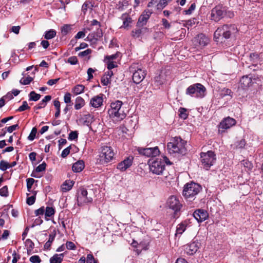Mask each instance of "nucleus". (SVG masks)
<instances>
[{"label":"nucleus","mask_w":263,"mask_h":263,"mask_svg":"<svg viewBox=\"0 0 263 263\" xmlns=\"http://www.w3.org/2000/svg\"><path fill=\"white\" fill-rule=\"evenodd\" d=\"M123 104V102L120 100H116L110 103V108L108 110V114L114 121H120L126 117V114Z\"/></svg>","instance_id":"obj_1"},{"label":"nucleus","mask_w":263,"mask_h":263,"mask_svg":"<svg viewBox=\"0 0 263 263\" xmlns=\"http://www.w3.org/2000/svg\"><path fill=\"white\" fill-rule=\"evenodd\" d=\"M186 142L180 137H175L171 139L167 143V149L170 154H184L186 152Z\"/></svg>","instance_id":"obj_2"},{"label":"nucleus","mask_w":263,"mask_h":263,"mask_svg":"<svg viewBox=\"0 0 263 263\" xmlns=\"http://www.w3.org/2000/svg\"><path fill=\"white\" fill-rule=\"evenodd\" d=\"M237 31V29L234 25H224L218 27L215 31L214 37L216 41L222 36L225 39H229L232 34H234Z\"/></svg>","instance_id":"obj_3"},{"label":"nucleus","mask_w":263,"mask_h":263,"mask_svg":"<svg viewBox=\"0 0 263 263\" xmlns=\"http://www.w3.org/2000/svg\"><path fill=\"white\" fill-rule=\"evenodd\" d=\"M115 153L111 146H103L99 152L98 160L102 164L108 163L114 158Z\"/></svg>","instance_id":"obj_4"},{"label":"nucleus","mask_w":263,"mask_h":263,"mask_svg":"<svg viewBox=\"0 0 263 263\" xmlns=\"http://www.w3.org/2000/svg\"><path fill=\"white\" fill-rule=\"evenodd\" d=\"M206 88L200 83L190 86L186 90V93L192 97L202 98L205 95Z\"/></svg>","instance_id":"obj_5"},{"label":"nucleus","mask_w":263,"mask_h":263,"mask_svg":"<svg viewBox=\"0 0 263 263\" xmlns=\"http://www.w3.org/2000/svg\"><path fill=\"white\" fill-rule=\"evenodd\" d=\"M201 189V186L195 182L186 184L183 191V195L186 199H191L197 195Z\"/></svg>","instance_id":"obj_6"},{"label":"nucleus","mask_w":263,"mask_h":263,"mask_svg":"<svg viewBox=\"0 0 263 263\" xmlns=\"http://www.w3.org/2000/svg\"><path fill=\"white\" fill-rule=\"evenodd\" d=\"M200 158L202 165L206 170H208L214 164L216 161L215 155L211 151L206 153H201L200 154Z\"/></svg>","instance_id":"obj_7"},{"label":"nucleus","mask_w":263,"mask_h":263,"mask_svg":"<svg viewBox=\"0 0 263 263\" xmlns=\"http://www.w3.org/2000/svg\"><path fill=\"white\" fill-rule=\"evenodd\" d=\"M150 171L156 175L162 174L165 168V164L162 159H151L148 161Z\"/></svg>","instance_id":"obj_8"},{"label":"nucleus","mask_w":263,"mask_h":263,"mask_svg":"<svg viewBox=\"0 0 263 263\" xmlns=\"http://www.w3.org/2000/svg\"><path fill=\"white\" fill-rule=\"evenodd\" d=\"M167 206L174 211V217L177 218L179 217V212L182 204L180 203L178 199L174 196H172L168 198L166 202Z\"/></svg>","instance_id":"obj_9"},{"label":"nucleus","mask_w":263,"mask_h":263,"mask_svg":"<svg viewBox=\"0 0 263 263\" xmlns=\"http://www.w3.org/2000/svg\"><path fill=\"white\" fill-rule=\"evenodd\" d=\"M92 201V198L88 196V192L84 188H80L78 191L77 202L79 206H82Z\"/></svg>","instance_id":"obj_10"},{"label":"nucleus","mask_w":263,"mask_h":263,"mask_svg":"<svg viewBox=\"0 0 263 263\" xmlns=\"http://www.w3.org/2000/svg\"><path fill=\"white\" fill-rule=\"evenodd\" d=\"M146 75V71L144 69L138 68L133 74V80L136 84L140 83L145 78Z\"/></svg>","instance_id":"obj_11"},{"label":"nucleus","mask_w":263,"mask_h":263,"mask_svg":"<svg viewBox=\"0 0 263 263\" xmlns=\"http://www.w3.org/2000/svg\"><path fill=\"white\" fill-rule=\"evenodd\" d=\"M104 98V95L102 93L93 96L90 99V106L95 108L101 107L103 104Z\"/></svg>","instance_id":"obj_12"},{"label":"nucleus","mask_w":263,"mask_h":263,"mask_svg":"<svg viewBox=\"0 0 263 263\" xmlns=\"http://www.w3.org/2000/svg\"><path fill=\"white\" fill-rule=\"evenodd\" d=\"M138 151L140 154L146 157H154L159 155L160 151L157 146L152 148H139Z\"/></svg>","instance_id":"obj_13"},{"label":"nucleus","mask_w":263,"mask_h":263,"mask_svg":"<svg viewBox=\"0 0 263 263\" xmlns=\"http://www.w3.org/2000/svg\"><path fill=\"white\" fill-rule=\"evenodd\" d=\"M102 35L103 33L101 29L97 28L96 32L89 33L85 40L89 42L91 45H95Z\"/></svg>","instance_id":"obj_14"},{"label":"nucleus","mask_w":263,"mask_h":263,"mask_svg":"<svg viewBox=\"0 0 263 263\" xmlns=\"http://www.w3.org/2000/svg\"><path fill=\"white\" fill-rule=\"evenodd\" d=\"M224 9L221 6H217L214 8L211 11L212 20L217 22L223 17Z\"/></svg>","instance_id":"obj_15"},{"label":"nucleus","mask_w":263,"mask_h":263,"mask_svg":"<svg viewBox=\"0 0 263 263\" xmlns=\"http://www.w3.org/2000/svg\"><path fill=\"white\" fill-rule=\"evenodd\" d=\"M133 161V157H126L124 160L118 163L117 168L120 171H125L127 168L132 166Z\"/></svg>","instance_id":"obj_16"},{"label":"nucleus","mask_w":263,"mask_h":263,"mask_svg":"<svg viewBox=\"0 0 263 263\" xmlns=\"http://www.w3.org/2000/svg\"><path fill=\"white\" fill-rule=\"evenodd\" d=\"M193 41L195 46L204 47L209 43V40L203 34H200L195 37Z\"/></svg>","instance_id":"obj_17"},{"label":"nucleus","mask_w":263,"mask_h":263,"mask_svg":"<svg viewBox=\"0 0 263 263\" xmlns=\"http://www.w3.org/2000/svg\"><path fill=\"white\" fill-rule=\"evenodd\" d=\"M193 216L198 222H201L208 218L209 214L206 211L203 209H198L194 212Z\"/></svg>","instance_id":"obj_18"},{"label":"nucleus","mask_w":263,"mask_h":263,"mask_svg":"<svg viewBox=\"0 0 263 263\" xmlns=\"http://www.w3.org/2000/svg\"><path fill=\"white\" fill-rule=\"evenodd\" d=\"M236 120L231 117L223 119L220 123L219 129H227L236 124Z\"/></svg>","instance_id":"obj_19"},{"label":"nucleus","mask_w":263,"mask_h":263,"mask_svg":"<svg viewBox=\"0 0 263 263\" xmlns=\"http://www.w3.org/2000/svg\"><path fill=\"white\" fill-rule=\"evenodd\" d=\"M121 20L123 21V25L120 28L128 29L131 27L133 20L130 16L128 13H124L120 17Z\"/></svg>","instance_id":"obj_20"},{"label":"nucleus","mask_w":263,"mask_h":263,"mask_svg":"<svg viewBox=\"0 0 263 263\" xmlns=\"http://www.w3.org/2000/svg\"><path fill=\"white\" fill-rule=\"evenodd\" d=\"M252 78L248 76H243L240 80L239 87L242 89H246L252 85Z\"/></svg>","instance_id":"obj_21"},{"label":"nucleus","mask_w":263,"mask_h":263,"mask_svg":"<svg viewBox=\"0 0 263 263\" xmlns=\"http://www.w3.org/2000/svg\"><path fill=\"white\" fill-rule=\"evenodd\" d=\"M92 116L90 114H87L81 117L77 122L79 124L89 126L92 122Z\"/></svg>","instance_id":"obj_22"},{"label":"nucleus","mask_w":263,"mask_h":263,"mask_svg":"<svg viewBox=\"0 0 263 263\" xmlns=\"http://www.w3.org/2000/svg\"><path fill=\"white\" fill-rule=\"evenodd\" d=\"M151 14V12L149 11H145L139 17L138 24L142 26L145 24Z\"/></svg>","instance_id":"obj_23"},{"label":"nucleus","mask_w":263,"mask_h":263,"mask_svg":"<svg viewBox=\"0 0 263 263\" xmlns=\"http://www.w3.org/2000/svg\"><path fill=\"white\" fill-rule=\"evenodd\" d=\"M74 182L72 180H67L61 185V190L63 192L70 191L73 186Z\"/></svg>","instance_id":"obj_24"},{"label":"nucleus","mask_w":263,"mask_h":263,"mask_svg":"<svg viewBox=\"0 0 263 263\" xmlns=\"http://www.w3.org/2000/svg\"><path fill=\"white\" fill-rule=\"evenodd\" d=\"M156 4L157 9H162L167 5V0H151V1L148 3V6L150 7L151 6Z\"/></svg>","instance_id":"obj_25"},{"label":"nucleus","mask_w":263,"mask_h":263,"mask_svg":"<svg viewBox=\"0 0 263 263\" xmlns=\"http://www.w3.org/2000/svg\"><path fill=\"white\" fill-rule=\"evenodd\" d=\"M85 101L81 97H77L74 101V109L80 110L85 105Z\"/></svg>","instance_id":"obj_26"},{"label":"nucleus","mask_w":263,"mask_h":263,"mask_svg":"<svg viewBox=\"0 0 263 263\" xmlns=\"http://www.w3.org/2000/svg\"><path fill=\"white\" fill-rule=\"evenodd\" d=\"M55 209L53 207L47 206L45 209V219L48 221L55 214Z\"/></svg>","instance_id":"obj_27"},{"label":"nucleus","mask_w":263,"mask_h":263,"mask_svg":"<svg viewBox=\"0 0 263 263\" xmlns=\"http://www.w3.org/2000/svg\"><path fill=\"white\" fill-rule=\"evenodd\" d=\"M187 223L185 221L178 224L176 227L175 236H180L186 230Z\"/></svg>","instance_id":"obj_28"},{"label":"nucleus","mask_w":263,"mask_h":263,"mask_svg":"<svg viewBox=\"0 0 263 263\" xmlns=\"http://www.w3.org/2000/svg\"><path fill=\"white\" fill-rule=\"evenodd\" d=\"M154 81L156 85L159 86L163 84L166 81V77L164 73L161 72L158 76L155 77Z\"/></svg>","instance_id":"obj_29"},{"label":"nucleus","mask_w":263,"mask_h":263,"mask_svg":"<svg viewBox=\"0 0 263 263\" xmlns=\"http://www.w3.org/2000/svg\"><path fill=\"white\" fill-rule=\"evenodd\" d=\"M64 256V253L54 254L49 260L50 263H61Z\"/></svg>","instance_id":"obj_30"},{"label":"nucleus","mask_w":263,"mask_h":263,"mask_svg":"<svg viewBox=\"0 0 263 263\" xmlns=\"http://www.w3.org/2000/svg\"><path fill=\"white\" fill-rule=\"evenodd\" d=\"M84 168V163L83 161H78L74 163L72 167V171L74 172H80Z\"/></svg>","instance_id":"obj_31"},{"label":"nucleus","mask_w":263,"mask_h":263,"mask_svg":"<svg viewBox=\"0 0 263 263\" xmlns=\"http://www.w3.org/2000/svg\"><path fill=\"white\" fill-rule=\"evenodd\" d=\"M85 86L82 84L74 86L71 89V92L76 96L80 95L84 91Z\"/></svg>","instance_id":"obj_32"},{"label":"nucleus","mask_w":263,"mask_h":263,"mask_svg":"<svg viewBox=\"0 0 263 263\" xmlns=\"http://www.w3.org/2000/svg\"><path fill=\"white\" fill-rule=\"evenodd\" d=\"M198 247L195 242H193L188 245L186 248V253L190 255L193 254L198 250Z\"/></svg>","instance_id":"obj_33"},{"label":"nucleus","mask_w":263,"mask_h":263,"mask_svg":"<svg viewBox=\"0 0 263 263\" xmlns=\"http://www.w3.org/2000/svg\"><path fill=\"white\" fill-rule=\"evenodd\" d=\"M46 165L45 162H43L42 164H40L36 167L34 172L32 173L31 176L33 177L37 178L39 176L35 174L36 173H39L45 171L46 169Z\"/></svg>","instance_id":"obj_34"},{"label":"nucleus","mask_w":263,"mask_h":263,"mask_svg":"<svg viewBox=\"0 0 263 263\" xmlns=\"http://www.w3.org/2000/svg\"><path fill=\"white\" fill-rule=\"evenodd\" d=\"M57 32L54 29H50L49 30L45 31L44 33V37L46 40L52 39L55 36Z\"/></svg>","instance_id":"obj_35"},{"label":"nucleus","mask_w":263,"mask_h":263,"mask_svg":"<svg viewBox=\"0 0 263 263\" xmlns=\"http://www.w3.org/2000/svg\"><path fill=\"white\" fill-rule=\"evenodd\" d=\"M25 244L27 248L28 253H30L34 247L33 242L30 239H27L25 241Z\"/></svg>","instance_id":"obj_36"},{"label":"nucleus","mask_w":263,"mask_h":263,"mask_svg":"<svg viewBox=\"0 0 263 263\" xmlns=\"http://www.w3.org/2000/svg\"><path fill=\"white\" fill-rule=\"evenodd\" d=\"M41 98V95L40 94L36 93L35 91H32L29 93V100L36 101L39 100Z\"/></svg>","instance_id":"obj_37"},{"label":"nucleus","mask_w":263,"mask_h":263,"mask_svg":"<svg viewBox=\"0 0 263 263\" xmlns=\"http://www.w3.org/2000/svg\"><path fill=\"white\" fill-rule=\"evenodd\" d=\"M179 116L180 118L183 119H186L187 117V114L186 113V109L182 107H180L179 109Z\"/></svg>","instance_id":"obj_38"},{"label":"nucleus","mask_w":263,"mask_h":263,"mask_svg":"<svg viewBox=\"0 0 263 263\" xmlns=\"http://www.w3.org/2000/svg\"><path fill=\"white\" fill-rule=\"evenodd\" d=\"M55 236L52 234H50L49 236L48 240L45 243L44 248L46 249H49L51 246L52 242L54 239Z\"/></svg>","instance_id":"obj_39"},{"label":"nucleus","mask_w":263,"mask_h":263,"mask_svg":"<svg viewBox=\"0 0 263 263\" xmlns=\"http://www.w3.org/2000/svg\"><path fill=\"white\" fill-rule=\"evenodd\" d=\"M13 98V97L12 93H8L5 96L1 98L0 99V108L4 106L5 104V99H4L5 98V99L8 98L9 99H11Z\"/></svg>","instance_id":"obj_40"},{"label":"nucleus","mask_w":263,"mask_h":263,"mask_svg":"<svg viewBox=\"0 0 263 263\" xmlns=\"http://www.w3.org/2000/svg\"><path fill=\"white\" fill-rule=\"evenodd\" d=\"M91 28H86L84 29V31H79L77 33L76 35L75 36V38L76 39H79L81 38H83L85 36V31H90Z\"/></svg>","instance_id":"obj_41"},{"label":"nucleus","mask_w":263,"mask_h":263,"mask_svg":"<svg viewBox=\"0 0 263 263\" xmlns=\"http://www.w3.org/2000/svg\"><path fill=\"white\" fill-rule=\"evenodd\" d=\"M110 79H111V78H108V77H107L106 75H105L104 74L101 78V81L102 84L103 86H107L110 83V82H111Z\"/></svg>","instance_id":"obj_42"},{"label":"nucleus","mask_w":263,"mask_h":263,"mask_svg":"<svg viewBox=\"0 0 263 263\" xmlns=\"http://www.w3.org/2000/svg\"><path fill=\"white\" fill-rule=\"evenodd\" d=\"M107 64V67L108 70H111L112 69L117 66V63L116 61H104Z\"/></svg>","instance_id":"obj_43"},{"label":"nucleus","mask_w":263,"mask_h":263,"mask_svg":"<svg viewBox=\"0 0 263 263\" xmlns=\"http://www.w3.org/2000/svg\"><path fill=\"white\" fill-rule=\"evenodd\" d=\"M232 93V92L231 89L229 88H224L221 89L220 92V95L222 97H224L226 96H231V94Z\"/></svg>","instance_id":"obj_44"},{"label":"nucleus","mask_w":263,"mask_h":263,"mask_svg":"<svg viewBox=\"0 0 263 263\" xmlns=\"http://www.w3.org/2000/svg\"><path fill=\"white\" fill-rule=\"evenodd\" d=\"M92 50L90 49H87L85 51L80 52L79 53V56L82 58L88 56V59H89L90 56L89 54L91 53Z\"/></svg>","instance_id":"obj_45"},{"label":"nucleus","mask_w":263,"mask_h":263,"mask_svg":"<svg viewBox=\"0 0 263 263\" xmlns=\"http://www.w3.org/2000/svg\"><path fill=\"white\" fill-rule=\"evenodd\" d=\"M32 80L33 78L28 76L25 78H22L20 80V82L23 85H27L29 84Z\"/></svg>","instance_id":"obj_46"},{"label":"nucleus","mask_w":263,"mask_h":263,"mask_svg":"<svg viewBox=\"0 0 263 263\" xmlns=\"http://www.w3.org/2000/svg\"><path fill=\"white\" fill-rule=\"evenodd\" d=\"M242 164L246 168H248V170H251L253 168V164L252 163L247 160H244L241 162Z\"/></svg>","instance_id":"obj_47"},{"label":"nucleus","mask_w":263,"mask_h":263,"mask_svg":"<svg viewBox=\"0 0 263 263\" xmlns=\"http://www.w3.org/2000/svg\"><path fill=\"white\" fill-rule=\"evenodd\" d=\"M9 168V163L4 160L0 162V170L5 171Z\"/></svg>","instance_id":"obj_48"},{"label":"nucleus","mask_w":263,"mask_h":263,"mask_svg":"<svg viewBox=\"0 0 263 263\" xmlns=\"http://www.w3.org/2000/svg\"><path fill=\"white\" fill-rule=\"evenodd\" d=\"M30 107L28 106L27 102L26 101H23V104L19 107V108L17 109V111L21 112L28 109Z\"/></svg>","instance_id":"obj_49"},{"label":"nucleus","mask_w":263,"mask_h":263,"mask_svg":"<svg viewBox=\"0 0 263 263\" xmlns=\"http://www.w3.org/2000/svg\"><path fill=\"white\" fill-rule=\"evenodd\" d=\"M29 260L32 263H40L41 262V259L39 256L34 255L31 256L29 258Z\"/></svg>","instance_id":"obj_50"},{"label":"nucleus","mask_w":263,"mask_h":263,"mask_svg":"<svg viewBox=\"0 0 263 263\" xmlns=\"http://www.w3.org/2000/svg\"><path fill=\"white\" fill-rule=\"evenodd\" d=\"M36 132H37L36 128L35 127H33L32 129L31 132L30 133L28 137V140H29L30 141L33 140L35 137Z\"/></svg>","instance_id":"obj_51"},{"label":"nucleus","mask_w":263,"mask_h":263,"mask_svg":"<svg viewBox=\"0 0 263 263\" xmlns=\"http://www.w3.org/2000/svg\"><path fill=\"white\" fill-rule=\"evenodd\" d=\"M0 195L3 197H7L8 196L7 186H4L0 189Z\"/></svg>","instance_id":"obj_52"},{"label":"nucleus","mask_w":263,"mask_h":263,"mask_svg":"<svg viewBox=\"0 0 263 263\" xmlns=\"http://www.w3.org/2000/svg\"><path fill=\"white\" fill-rule=\"evenodd\" d=\"M246 141L244 139H241L240 141L237 142L235 144V147L236 148H241L244 147L246 145Z\"/></svg>","instance_id":"obj_53"},{"label":"nucleus","mask_w":263,"mask_h":263,"mask_svg":"<svg viewBox=\"0 0 263 263\" xmlns=\"http://www.w3.org/2000/svg\"><path fill=\"white\" fill-rule=\"evenodd\" d=\"M71 95L69 92H66L64 97V101L67 104L70 103L71 102Z\"/></svg>","instance_id":"obj_54"},{"label":"nucleus","mask_w":263,"mask_h":263,"mask_svg":"<svg viewBox=\"0 0 263 263\" xmlns=\"http://www.w3.org/2000/svg\"><path fill=\"white\" fill-rule=\"evenodd\" d=\"M27 181V187L28 191H30L32 188V185L34 182V180L33 178H28L26 180Z\"/></svg>","instance_id":"obj_55"},{"label":"nucleus","mask_w":263,"mask_h":263,"mask_svg":"<svg viewBox=\"0 0 263 263\" xmlns=\"http://www.w3.org/2000/svg\"><path fill=\"white\" fill-rule=\"evenodd\" d=\"M142 31L140 29H135L132 32V35L134 37H138L141 34Z\"/></svg>","instance_id":"obj_56"},{"label":"nucleus","mask_w":263,"mask_h":263,"mask_svg":"<svg viewBox=\"0 0 263 263\" xmlns=\"http://www.w3.org/2000/svg\"><path fill=\"white\" fill-rule=\"evenodd\" d=\"M118 55V53L106 56L104 61H115V60L117 58Z\"/></svg>","instance_id":"obj_57"},{"label":"nucleus","mask_w":263,"mask_h":263,"mask_svg":"<svg viewBox=\"0 0 263 263\" xmlns=\"http://www.w3.org/2000/svg\"><path fill=\"white\" fill-rule=\"evenodd\" d=\"M78 134L77 131H72L69 134L68 139L69 140H74L78 138Z\"/></svg>","instance_id":"obj_58"},{"label":"nucleus","mask_w":263,"mask_h":263,"mask_svg":"<svg viewBox=\"0 0 263 263\" xmlns=\"http://www.w3.org/2000/svg\"><path fill=\"white\" fill-rule=\"evenodd\" d=\"M92 6V5L90 3L86 2L82 5V10L84 13H85L87 9L88 8L91 7Z\"/></svg>","instance_id":"obj_59"},{"label":"nucleus","mask_w":263,"mask_h":263,"mask_svg":"<svg viewBox=\"0 0 263 263\" xmlns=\"http://www.w3.org/2000/svg\"><path fill=\"white\" fill-rule=\"evenodd\" d=\"M86 261L87 263H97V261L94 258L93 256L91 254L87 255Z\"/></svg>","instance_id":"obj_60"},{"label":"nucleus","mask_w":263,"mask_h":263,"mask_svg":"<svg viewBox=\"0 0 263 263\" xmlns=\"http://www.w3.org/2000/svg\"><path fill=\"white\" fill-rule=\"evenodd\" d=\"M36 216L43 215L45 214V208L44 206H42L37 210H36L34 212Z\"/></svg>","instance_id":"obj_61"},{"label":"nucleus","mask_w":263,"mask_h":263,"mask_svg":"<svg viewBox=\"0 0 263 263\" xmlns=\"http://www.w3.org/2000/svg\"><path fill=\"white\" fill-rule=\"evenodd\" d=\"M66 247L68 250H74L76 249V246L72 241H67L66 243Z\"/></svg>","instance_id":"obj_62"},{"label":"nucleus","mask_w":263,"mask_h":263,"mask_svg":"<svg viewBox=\"0 0 263 263\" xmlns=\"http://www.w3.org/2000/svg\"><path fill=\"white\" fill-rule=\"evenodd\" d=\"M68 62L71 65H76L78 63L77 58L75 56L71 57L68 58Z\"/></svg>","instance_id":"obj_63"},{"label":"nucleus","mask_w":263,"mask_h":263,"mask_svg":"<svg viewBox=\"0 0 263 263\" xmlns=\"http://www.w3.org/2000/svg\"><path fill=\"white\" fill-rule=\"evenodd\" d=\"M70 147L68 146L65 148L62 152L61 156L63 158H65L70 153Z\"/></svg>","instance_id":"obj_64"}]
</instances>
